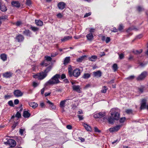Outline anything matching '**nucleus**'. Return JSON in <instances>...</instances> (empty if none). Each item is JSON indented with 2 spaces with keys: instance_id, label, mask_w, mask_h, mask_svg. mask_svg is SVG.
<instances>
[{
  "instance_id": "obj_18",
  "label": "nucleus",
  "mask_w": 148,
  "mask_h": 148,
  "mask_svg": "<svg viewBox=\"0 0 148 148\" xmlns=\"http://www.w3.org/2000/svg\"><path fill=\"white\" fill-rule=\"evenodd\" d=\"M29 106L32 107L33 108H35L37 107L38 105L34 102H31L29 103Z\"/></svg>"
},
{
  "instance_id": "obj_17",
  "label": "nucleus",
  "mask_w": 148,
  "mask_h": 148,
  "mask_svg": "<svg viewBox=\"0 0 148 148\" xmlns=\"http://www.w3.org/2000/svg\"><path fill=\"white\" fill-rule=\"evenodd\" d=\"M83 125L87 131H91V127L88 124L85 123H84L83 124Z\"/></svg>"
},
{
  "instance_id": "obj_41",
  "label": "nucleus",
  "mask_w": 148,
  "mask_h": 148,
  "mask_svg": "<svg viewBox=\"0 0 148 148\" xmlns=\"http://www.w3.org/2000/svg\"><path fill=\"white\" fill-rule=\"evenodd\" d=\"M84 56H82L81 57L77 59V62H81L84 60Z\"/></svg>"
},
{
  "instance_id": "obj_32",
  "label": "nucleus",
  "mask_w": 148,
  "mask_h": 148,
  "mask_svg": "<svg viewBox=\"0 0 148 148\" xmlns=\"http://www.w3.org/2000/svg\"><path fill=\"white\" fill-rule=\"evenodd\" d=\"M97 58V57L96 56H93L90 58L89 60L91 61H95L96 60Z\"/></svg>"
},
{
  "instance_id": "obj_61",
  "label": "nucleus",
  "mask_w": 148,
  "mask_h": 148,
  "mask_svg": "<svg viewBox=\"0 0 148 148\" xmlns=\"http://www.w3.org/2000/svg\"><path fill=\"white\" fill-rule=\"evenodd\" d=\"M105 55V53L104 52H101L99 54V56L100 57H101Z\"/></svg>"
},
{
  "instance_id": "obj_13",
  "label": "nucleus",
  "mask_w": 148,
  "mask_h": 148,
  "mask_svg": "<svg viewBox=\"0 0 148 148\" xmlns=\"http://www.w3.org/2000/svg\"><path fill=\"white\" fill-rule=\"evenodd\" d=\"M73 90L79 93L81 92L80 86L79 85H73L72 86Z\"/></svg>"
},
{
  "instance_id": "obj_53",
  "label": "nucleus",
  "mask_w": 148,
  "mask_h": 148,
  "mask_svg": "<svg viewBox=\"0 0 148 148\" xmlns=\"http://www.w3.org/2000/svg\"><path fill=\"white\" fill-rule=\"evenodd\" d=\"M22 22L21 21H18L16 23V24L17 26H19L22 24Z\"/></svg>"
},
{
  "instance_id": "obj_6",
  "label": "nucleus",
  "mask_w": 148,
  "mask_h": 148,
  "mask_svg": "<svg viewBox=\"0 0 148 148\" xmlns=\"http://www.w3.org/2000/svg\"><path fill=\"white\" fill-rule=\"evenodd\" d=\"M121 127V125H117L112 128H110L109 130L111 132H116L118 131Z\"/></svg>"
},
{
  "instance_id": "obj_49",
  "label": "nucleus",
  "mask_w": 148,
  "mask_h": 148,
  "mask_svg": "<svg viewBox=\"0 0 148 148\" xmlns=\"http://www.w3.org/2000/svg\"><path fill=\"white\" fill-rule=\"evenodd\" d=\"M119 58L120 59H123L124 58V54L123 53H121V54H119Z\"/></svg>"
},
{
  "instance_id": "obj_48",
  "label": "nucleus",
  "mask_w": 148,
  "mask_h": 148,
  "mask_svg": "<svg viewBox=\"0 0 148 148\" xmlns=\"http://www.w3.org/2000/svg\"><path fill=\"white\" fill-rule=\"evenodd\" d=\"M144 88V87H142L139 88L138 89L140 92L142 93L143 92Z\"/></svg>"
},
{
  "instance_id": "obj_2",
  "label": "nucleus",
  "mask_w": 148,
  "mask_h": 148,
  "mask_svg": "<svg viewBox=\"0 0 148 148\" xmlns=\"http://www.w3.org/2000/svg\"><path fill=\"white\" fill-rule=\"evenodd\" d=\"M47 76V74L44 72H42L36 75H33L34 78H38L39 79H42L45 78Z\"/></svg>"
},
{
  "instance_id": "obj_57",
  "label": "nucleus",
  "mask_w": 148,
  "mask_h": 148,
  "mask_svg": "<svg viewBox=\"0 0 148 148\" xmlns=\"http://www.w3.org/2000/svg\"><path fill=\"white\" fill-rule=\"evenodd\" d=\"M133 58V56L131 55H130L128 58V60H132Z\"/></svg>"
},
{
  "instance_id": "obj_14",
  "label": "nucleus",
  "mask_w": 148,
  "mask_h": 148,
  "mask_svg": "<svg viewBox=\"0 0 148 148\" xmlns=\"http://www.w3.org/2000/svg\"><path fill=\"white\" fill-rule=\"evenodd\" d=\"M65 4L63 2H60L58 4V7L59 9L63 10L65 6Z\"/></svg>"
},
{
  "instance_id": "obj_44",
  "label": "nucleus",
  "mask_w": 148,
  "mask_h": 148,
  "mask_svg": "<svg viewBox=\"0 0 148 148\" xmlns=\"http://www.w3.org/2000/svg\"><path fill=\"white\" fill-rule=\"evenodd\" d=\"M126 112L128 114H131L132 113V111L131 109H127L126 110Z\"/></svg>"
},
{
  "instance_id": "obj_39",
  "label": "nucleus",
  "mask_w": 148,
  "mask_h": 148,
  "mask_svg": "<svg viewBox=\"0 0 148 148\" xmlns=\"http://www.w3.org/2000/svg\"><path fill=\"white\" fill-rule=\"evenodd\" d=\"M51 66H49L44 71L45 73L47 74V73L51 70Z\"/></svg>"
},
{
  "instance_id": "obj_54",
  "label": "nucleus",
  "mask_w": 148,
  "mask_h": 148,
  "mask_svg": "<svg viewBox=\"0 0 148 148\" xmlns=\"http://www.w3.org/2000/svg\"><path fill=\"white\" fill-rule=\"evenodd\" d=\"M91 14V12H90L88 13H86L84 16V17H87L88 16H90Z\"/></svg>"
},
{
  "instance_id": "obj_58",
  "label": "nucleus",
  "mask_w": 148,
  "mask_h": 148,
  "mask_svg": "<svg viewBox=\"0 0 148 148\" xmlns=\"http://www.w3.org/2000/svg\"><path fill=\"white\" fill-rule=\"evenodd\" d=\"M95 29L93 28H91L90 29L89 32L90 33H91L94 32H95Z\"/></svg>"
},
{
  "instance_id": "obj_43",
  "label": "nucleus",
  "mask_w": 148,
  "mask_h": 148,
  "mask_svg": "<svg viewBox=\"0 0 148 148\" xmlns=\"http://www.w3.org/2000/svg\"><path fill=\"white\" fill-rule=\"evenodd\" d=\"M18 123L17 122L14 123L13 124L12 126V127L13 129H14L16 126L18 125Z\"/></svg>"
},
{
  "instance_id": "obj_10",
  "label": "nucleus",
  "mask_w": 148,
  "mask_h": 148,
  "mask_svg": "<svg viewBox=\"0 0 148 148\" xmlns=\"http://www.w3.org/2000/svg\"><path fill=\"white\" fill-rule=\"evenodd\" d=\"M70 99H71L70 98L66 99L65 100L61 101L60 104V107L61 108H64L65 106L66 102L67 101L70 100Z\"/></svg>"
},
{
  "instance_id": "obj_46",
  "label": "nucleus",
  "mask_w": 148,
  "mask_h": 148,
  "mask_svg": "<svg viewBox=\"0 0 148 148\" xmlns=\"http://www.w3.org/2000/svg\"><path fill=\"white\" fill-rule=\"evenodd\" d=\"M31 4V1L30 0H27L26 4L28 6H30Z\"/></svg>"
},
{
  "instance_id": "obj_28",
  "label": "nucleus",
  "mask_w": 148,
  "mask_h": 148,
  "mask_svg": "<svg viewBox=\"0 0 148 148\" xmlns=\"http://www.w3.org/2000/svg\"><path fill=\"white\" fill-rule=\"evenodd\" d=\"M1 59L3 61H5L7 60V56L5 54H2L0 55Z\"/></svg>"
},
{
  "instance_id": "obj_33",
  "label": "nucleus",
  "mask_w": 148,
  "mask_h": 148,
  "mask_svg": "<svg viewBox=\"0 0 148 148\" xmlns=\"http://www.w3.org/2000/svg\"><path fill=\"white\" fill-rule=\"evenodd\" d=\"M23 34L27 36H30V31L28 30H25L23 32Z\"/></svg>"
},
{
  "instance_id": "obj_47",
  "label": "nucleus",
  "mask_w": 148,
  "mask_h": 148,
  "mask_svg": "<svg viewBox=\"0 0 148 148\" xmlns=\"http://www.w3.org/2000/svg\"><path fill=\"white\" fill-rule=\"evenodd\" d=\"M134 75H131L128 77H127V79L128 80H132L134 79Z\"/></svg>"
},
{
  "instance_id": "obj_55",
  "label": "nucleus",
  "mask_w": 148,
  "mask_h": 148,
  "mask_svg": "<svg viewBox=\"0 0 148 148\" xmlns=\"http://www.w3.org/2000/svg\"><path fill=\"white\" fill-rule=\"evenodd\" d=\"M19 101L18 99H16L14 101V103L15 105H17L19 103Z\"/></svg>"
},
{
  "instance_id": "obj_59",
  "label": "nucleus",
  "mask_w": 148,
  "mask_h": 148,
  "mask_svg": "<svg viewBox=\"0 0 148 148\" xmlns=\"http://www.w3.org/2000/svg\"><path fill=\"white\" fill-rule=\"evenodd\" d=\"M57 16L58 18H61L62 17V15L60 13H59L57 15Z\"/></svg>"
},
{
  "instance_id": "obj_16",
  "label": "nucleus",
  "mask_w": 148,
  "mask_h": 148,
  "mask_svg": "<svg viewBox=\"0 0 148 148\" xmlns=\"http://www.w3.org/2000/svg\"><path fill=\"white\" fill-rule=\"evenodd\" d=\"M93 74L95 77H99L101 75V73L100 71L93 72Z\"/></svg>"
},
{
  "instance_id": "obj_19",
  "label": "nucleus",
  "mask_w": 148,
  "mask_h": 148,
  "mask_svg": "<svg viewBox=\"0 0 148 148\" xmlns=\"http://www.w3.org/2000/svg\"><path fill=\"white\" fill-rule=\"evenodd\" d=\"M72 38V36H68L64 37L63 38L61 39V40L62 42H65L71 39Z\"/></svg>"
},
{
  "instance_id": "obj_34",
  "label": "nucleus",
  "mask_w": 148,
  "mask_h": 148,
  "mask_svg": "<svg viewBox=\"0 0 148 148\" xmlns=\"http://www.w3.org/2000/svg\"><path fill=\"white\" fill-rule=\"evenodd\" d=\"M112 67L114 71H116L118 68L117 65L116 64H114L113 65Z\"/></svg>"
},
{
  "instance_id": "obj_20",
  "label": "nucleus",
  "mask_w": 148,
  "mask_h": 148,
  "mask_svg": "<svg viewBox=\"0 0 148 148\" xmlns=\"http://www.w3.org/2000/svg\"><path fill=\"white\" fill-rule=\"evenodd\" d=\"M11 4L13 6L16 7H19L20 6V3L17 1H14L12 2Z\"/></svg>"
},
{
  "instance_id": "obj_56",
  "label": "nucleus",
  "mask_w": 148,
  "mask_h": 148,
  "mask_svg": "<svg viewBox=\"0 0 148 148\" xmlns=\"http://www.w3.org/2000/svg\"><path fill=\"white\" fill-rule=\"evenodd\" d=\"M95 131L96 132H100L101 131L99 130L97 127H95L94 128Z\"/></svg>"
},
{
  "instance_id": "obj_7",
  "label": "nucleus",
  "mask_w": 148,
  "mask_h": 148,
  "mask_svg": "<svg viewBox=\"0 0 148 148\" xmlns=\"http://www.w3.org/2000/svg\"><path fill=\"white\" fill-rule=\"evenodd\" d=\"M147 102V100L145 99H143L142 100L140 103V109H144L146 108Z\"/></svg>"
},
{
  "instance_id": "obj_31",
  "label": "nucleus",
  "mask_w": 148,
  "mask_h": 148,
  "mask_svg": "<svg viewBox=\"0 0 148 148\" xmlns=\"http://www.w3.org/2000/svg\"><path fill=\"white\" fill-rule=\"evenodd\" d=\"M21 115L20 112H17L16 114L15 115V116H12V118H14L15 117H16L17 118H20L21 117Z\"/></svg>"
},
{
  "instance_id": "obj_30",
  "label": "nucleus",
  "mask_w": 148,
  "mask_h": 148,
  "mask_svg": "<svg viewBox=\"0 0 148 148\" xmlns=\"http://www.w3.org/2000/svg\"><path fill=\"white\" fill-rule=\"evenodd\" d=\"M0 9L3 12H5L7 10V9L5 6L4 5H1L0 6Z\"/></svg>"
},
{
  "instance_id": "obj_21",
  "label": "nucleus",
  "mask_w": 148,
  "mask_h": 148,
  "mask_svg": "<svg viewBox=\"0 0 148 148\" xmlns=\"http://www.w3.org/2000/svg\"><path fill=\"white\" fill-rule=\"evenodd\" d=\"M87 39L89 40H92L93 38V36L92 34L90 33L86 36Z\"/></svg>"
},
{
  "instance_id": "obj_60",
  "label": "nucleus",
  "mask_w": 148,
  "mask_h": 148,
  "mask_svg": "<svg viewBox=\"0 0 148 148\" xmlns=\"http://www.w3.org/2000/svg\"><path fill=\"white\" fill-rule=\"evenodd\" d=\"M58 54L56 52L55 53H52L51 54V56L52 57H54L56 56Z\"/></svg>"
},
{
  "instance_id": "obj_35",
  "label": "nucleus",
  "mask_w": 148,
  "mask_h": 148,
  "mask_svg": "<svg viewBox=\"0 0 148 148\" xmlns=\"http://www.w3.org/2000/svg\"><path fill=\"white\" fill-rule=\"evenodd\" d=\"M90 77V75L89 73H85L83 75V77L84 79H87Z\"/></svg>"
},
{
  "instance_id": "obj_42",
  "label": "nucleus",
  "mask_w": 148,
  "mask_h": 148,
  "mask_svg": "<svg viewBox=\"0 0 148 148\" xmlns=\"http://www.w3.org/2000/svg\"><path fill=\"white\" fill-rule=\"evenodd\" d=\"M123 28V25L122 24H121L120 25L119 27H118V30L120 31H122V30Z\"/></svg>"
},
{
  "instance_id": "obj_9",
  "label": "nucleus",
  "mask_w": 148,
  "mask_h": 148,
  "mask_svg": "<svg viewBox=\"0 0 148 148\" xmlns=\"http://www.w3.org/2000/svg\"><path fill=\"white\" fill-rule=\"evenodd\" d=\"M45 58L46 61L45 60L43 63H41L40 64L42 66L44 65V66H46L47 65L46 62L47 61H51L52 60V58L50 57L49 56H45Z\"/></svg>"
},
{
  "instance_id": "obj_22",
  "label": "nucleus",
  "mask_w": 148,
  "mask_h": 148,
  "mask_svg": "<svg viewBox=\"0 0 148 148\" xmlns=\"http://www.w3.org/2000/svg\"><path fill=\"white\" fill-rule=\"evenodd\" d=\"M114 119L113 118H112V116L108 117L107 120L108 122L110 124H113L114 122Z\"/></svg>"
},
{
  "instance_id": "obj_26",
  "label": "nucleus",
  "mask_w": 148,
  "mask_h": 148,
  "mask_svg": "<svg viewBox=\"0 0 148 148\" xmlns=\"http://www.w3.org/2000/svg\"><path fill=\"white\" fill-rule=\"evenodd\" d=\"M142 52V50L140 49L139 50H134L133 51V53L136 55H138L140 54Z\"/></svg>"
},
{
  "instance_id": "obj_4",
  "label": "nucleus",
  "mask_w": 148,
  "mask_h": 148,
  "mask_svg": "<svg viewBox=\"0 0 148 148\" xmlns=\"http://www.w3.org/2000/svg\"><path fill=\"white\" fill-rule=\"evenodd\" d=\"M80 70L79 69H76L72 72V77L73 76L75 77H77L80 74Z\"/></svg>"
},
{
  "instance_id": "obj_40",
  "label": "nucleus",
  "mask_w": 148,
  "mask_h": 148,
  "mask_svg": "<svg viewBox=\"0 0 148 148\" xmlns=\"http://www.w3.org/2000/svg\"><path fill=\"white\" fill-rule=\"evenodd\" d=\"M30 28L32 31H33L34 32L37 31L38 29V28H37V27H33L32 26L30 27Z\"/></svg>"
},
{
  "instance_id": "obj_3",
  "label": "nucleus",
  "mask_w": 148,
  "mask_h": 148,
  "mask_svg": "<svg viewBox=\"0 0 148 148\" xmlns=\"http://www.w3.org/2000/svg\"><path fill=\"white\" fill-rule=\"evenodd\" d=\"M111 115L112 117L115 120H118L119 118V114L116 111L115 109H112L111 111Z\"/></svg>"
},
{
  "instance_id": "obj_45",
  "label": "nucleus",
  "mask_w": 148,
  "mask_h": 148,
  "mask_svg": "<svg viewBox=\"0 0 148 148\" xmlns=\"http://www.w3.org/2000/svg\"><path fill=\"white\" fill-rule=\"evenodd\" d=\"M77 116H78V118H79V120H80V121L82 120H83L84 119V117L83 116H82V115H81L80 114H79V115H77Z\"/></svg>"
},
{
  "instance_id": "obj_5",
  "label": "nucleus",
  "mask_w": 148,
  "mask_h": 148,
  "mask_svg": "<svg viewBox=\"0 0 148 148\" xmlns=\"http://www.w3.org/2000/svg\"><path fill=\"white\" fill-rule=\"evenodd\" d=\"M147 72L144 71L142 72L137 78V79L138 80H141L144 79L147 76Z\"/></svg>"
},
{
  "instance_id": "obj_51",
  "label": "nucleus",
  "mask_w": 148,
  "mask_h": 148,
  "mask_svg": "<svg viewBox=\"0 0 148 148\" xmlns=\"http://www.w3.org/2000/svg\"><path fill=\"white\" fill-rule=\"evenodd\" d=\"M110 40V37H107L105 41L106 43H108Z\"/></svg>"
},
{
  "instance_id": "obj_38",
  "label": "nucleus",
  "mask_w": 148,
  "mask_h": 148,
  "mask_svg": "<svg viewBox=\"0 0 148 148\" xmlns=\"http://www.w3.org/2000/svg\"><path fill=\"white\" fill-rule=\"evenodd\" d=\"M51 66H49L44 71L45 73L47 74V73L51 70Z\"/></svg>"
},
{
  "instance_id": "obj_8",
  "label": "nucleus",
  "mask_w": 148,
  "mask_h": 148,
  "mask_svg": "<svg viewBox=\"0 0 148 148\" xmlns=\"http://www.w3.org/2000/svg\"><path fill=\"white\" fill-rule=\"evenodd\" d=\"M14 94L16 97H18L22 96L23 93L19 90H17L14 91Z\"/></svg>"
},
{
  "instance_id": "obj_1",
  "label": "nucleus",
  "mask_w": 148,
  "mask_h": 148,
  "mask_svg": "<svg viewBox=\"0 0 148 148\" xmlns=\"http://www.w3.org/2000/svg\"><path fill=\"white\" fill-rule=\"evenodd\" d=\"M60 75L58 74H56L52 77L46 83V85H53L57 84L60 82L59 78H60Z\"/></svg>"
},
{
  "instance_id": "obj_52",
  "label": "nucleus",
  "mask_w": 148,
  "mask_h": 148,
  "mask_svg": "<svg viewBox=\"0 0 148 148\" xmlns=\"http://www.w3.org/2000/svg\"><path fill=\"white\" fill-rule=\"evenodd\" d=\"M125 119V117H122L120 119V123H123L124 122Z\"/></svg>"
},
{
  "instance_id": "obj_29",
  "label": "nucleus",
  "mask_w": 148,
  "mask_h": 148,
  "mask_svg": "<svg viewBox=\"0 0 148 148\" xmlns=\"http://www.w3.org/2000/svg\"><path fill=\"white\" fill-rule=\"evenodd\" d=\"M70 60L69 57H66L64 59V65H66L68 64Z\"/></svg>"
},
{
  "instance_id": "obj_25",
  "label": "nucleus",
  "mask_w": 148,
  "mask_h": 148,
  "mask_svg": "<svg viewBox=\"0 0 148 148\" xmlns=\"http://www.w3.org/2000/svg\"><path fill=\"white\" fill-rule=\"evenodd\" d=\"M30 115V114L27 111H25L24 112L23 116L25 118H29Z\"/></svg>"
},
{
  "instance_id": "obj_63",
  "label": "nucleus",
  "mask_w": 148,
  "mask_h": 148,
  "mask_svg": "<svg viewBox=\"0 0 148 148\" xmlns=\"http://www.w3.org/2000/svg\"><path fill=\"white\" fill-rule=\"evenodd\" d=\"M139 12H140L142 11L143 10V8H142L141 7H138L137 8Z\"/></svg>"
},
{
  "instance_id": "obj_37",
  "label": "nucleus",
  "mask_w": 148,
  "mask_h": 148,
  "mask_svg": "<svg viewBox=\"0 0 148 148\" xmlns=\"http://www.w3.org/2000/svg\"><path fill=\"white\" fill-rule=\"evenodd\" d=\"M98 114V116L99 118L102 117L103 116L105 115V113L103 112H100Z\"/></svg>"
},
{
  "instance_id": "obj_62",
  "label": "nucleus",
  "mask_w": 148,
  "mask_h": 148,
  "mask_svg": "<svg viewBox=\"0 0 148 148\" xmlns=\"http://www.w3.org/2000/svg\"><path fill=\"white\" fill-rule=\"evenodd\" d=\"M112 31L113 32H117V29L115 27H114Z\"/></svg>"
},
{
  "instance_id": "obj_24",
  "label": "nucleus",
  "mask_w": 148,
  "mask_h": 148,
  "mask_svg": "<svg viewBox=\"0 0 148 148\" xmlns=\"http://www.w3.org/2000/svg\"><path fill=\"white\" fill-rule=\"evenodd\" d=\"M35 23L37 25L39 26H42L43 24L42 21L40 20H35Z\"/></svg>"
},
{
  "instance_id": "obj_23",
  "label": "nucleus",
  "mask_w": 148,
  "mask_h": 148,
  "mask_svg": "<svg viewBox=\"0 0 148 148\" xmlns=\"http://www.w3.org/2000/svg\"><path fill=\"white\" fill-rule=\"evenodd\" d=\"M47 103L50 106L52 109H56V106L54 105L50 101L48 100L47 101Z\"/></svg>"
},
{
  "instance_id": "obj_64",
  "label": "nucleus",
  "mask_w": 148,
  "mask_h": 148,
  "mask_svg": "<svg viewBox=\"0 0 148 148\" xmlns=\"http://www.w3.org/2000/svg\"><path fill=\"white\" fill-rule=\"evenodd\" d=\"M0 18L2 19H5L7 18V16H1Z\"/></svg>"
},
{
  "instance_id": "obj_36",
  "label": "nucleus",
  "mask_w": 148,
  "mask_h": 148,
  "mask_svg": "<svg viewBox=\"0 0 148 148\" xmlns=\"http://www.w3.org/2000/svg\"><path fill=\"white\" fill-rule=\"evenodd\" d=\"M107 89V88L105 86H104L103 87L101 92L103 93H105L106 92Z\"/></svg>"
},
{
  "instance_id": "obj_11",
  "label": "nucleus",
  "mask_w": 148,
  "mask_h": 148,
  "mask_svg": "<svg viewBox=\"0 0 148 148\" xmlns=\"http://www.w3.org/2000/svg\"><path fill=\"white\" fill-rule=\"evenodd\" d=\"M8 142L11 147H14L16 145V142L14 140L10 139L8 141Z\"/></svg>"
},
{
  "instance_id": "obj_12",
  "label": "nucleus",
  "mask_w": 148,
  "mask_h": 148,
  "mask_svg": "<svg viewBox=\"0 0 148 148\" xmlns=\"http://www.w3.org/2000/svg\"><path fill=\"white\" fill-rule=\"evenodd\" d=\"M12 75V73L11 72H6L3 74V77L5 78H9L11 77Z\"/></svg>"
},
{
  "instance_id": "obj_15",
  "label": "nucleus",
  "mask_w": 148,
  "mask_h": 148,
  "mask_svg": "<svg viewBox=\"0 0 148 148\" xmlns=\"http://www.w3.org/2000/svg\"><path fill=\"white\" fill-rule=\"evenodd\" d=\"M16 38L18 42H20L23 40L24 38L22 35L19 34L16 36Z\"/></svg>"
},
{
  "instance_id": "obj_50",
  "label": "nucleus",
  "mask_w": 148,
  "mask_h": 148,
  "mask_svg": "<svg viewBox=\"0 0 148 148\" xmlns=\"http://www.w3.org/2000/svg\"><path fill=\"white\" fill-rule=\"evenodd\" d=\"M8 104L11 106H13V103L12 101H10L8 102Z\"/></svg>"
},
{
  "instance_id": "obj_27",
  "label": "nucleus",
  "mask_w": 148,
  "mask_h": 148,
  "mask_svg": "<svg viewBox=\"0 0 148 148\" xmlns=\"http://www.w3.org/2000/svg\"><path fill=\"white\" fill-rule=\"evenodd\" d=\"M68 70L69 76L70 77H71L72 75V69L71 65H69V66Z\"/></svg>"
}]
</instances>
